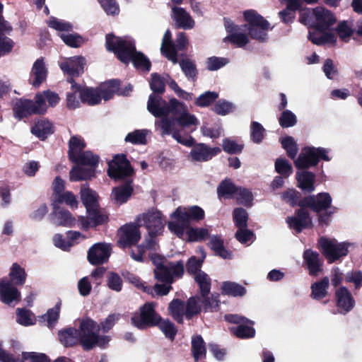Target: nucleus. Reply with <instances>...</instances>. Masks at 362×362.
Wrapping results in <instances>:
<instances>
[{
    "label": "nucleus",
    "instance_id": "f257e3e1",
    "mask_svg": "<svg viewBox=\"0 0 362 362\" xmlns=\"http://www.w3.org/2000/svg\"><path fill=\"white\" fill-rule=\"evenodd\" d=\"M204 210L198 206L177 207L172 214L173 221L168 224L169 230L178 238L189 242H201L209 235V231L204 228L190 227V222L199 221L204 218Z\"/></svg>",
    "mask_w": 362,
    "mask_h": 362
},
{
    "label": "nucleus",
    "instance_id": "f03ea898",
    "mask_svg": "<svg viewBox=\"0 0 362 362\" xmlns=\"http://www.w3.org/2000/svg\"><path fill=\"white\" fill-rule=\"evenodd\" d=\"M187 109L186 105L175 98L166 101L160 95L151 94L147 102V110L155 117L160 118L156 125L163 131V134L173 132L174 120Z\"/></svg>",
    "mask_w": 362,
    "mask_h": 362
},
{
    "label": "nucleus",
    "instance_id": "7ed1b4c3",
    "mask_svg": "<svg viewBox=\"0 0 362 362\" xmlns=\"http://www.w3.org/2000/svg\"><path fill=\"white\" fill-rule=\"evenodd\" d=\"M95 330L96 323L87 318L81 321L79 329L70 327L60 331L59 338L65 346H71L80 341L85 350H90L95 346L103 348L110 341V338L99 336L95 332Z\"/></svg>",
    "mask_w": 362,
    "mask_h": 362
},
{
    "label": "nucleus",
    "instance_id": "20e7f679",
    "mask_svg": "<svg viewBox=\"0 0 362 362\" xmlns=\"http://www.w3.org/2000/svg\"><path fill=\"white\" fill-rule=\"evenodd\" d=\"M136 222L139 226H145L148 230V235L146 238L147 247L150 250H157L158 245L156 237L163 233L165 226L161 213L156 209H151L138 215Z\"/></svg>",
    "mask_w": 362,
    "mask_h": 362
},
{
    "label": "nucleus",
    "instance_id": "39448f33",
    "mask_svg": "<svg viewBox=\"0 0 362 362\" xmlns=\"http://www.w3.org/2000/svg\"><path fill=\"white\" fill-rule=\"evenodd\" d=\"M153 251H149V257L156 266L155 278L163 283L172 284L174 278H180L184 273V264L182 261L176 262H163V259Z\"/></svg>",
    "mask_w": 362,
    "mask_h": 362
},
{
    "label": "nucleus",
    "instance_id": "423d86ee",
    "mask_svg": "<svg viewBox=\"0 0 362 362\" xmlns=\"http://www.w3.org/2000/svg\"><path fill=\"white\" fill-rule=\"evenodd\" d=\"M105 47L108 52H113L117 59L125 64L130 62L131 57L136 49L133 42L117 37L113 33L106 35Z\"/></svg>",
    "mask_w": 362,
    "mask_h": 362
},
{
    "label": "nucleus",
    "instance_id": "0eeeda50",
    "mask_svg": "<svg viewBox=\"0 0 362 362\" xmlns=\"http://www.w3.org/2000/svg\"><path fill=\"white\" fill-rule=\"evenodd\" d=\"M243 17L247 23L244 25V27L247 29L250 37L261 42H266L267 40V31L270 27L269 21L252 9L245 11Z\"/></svg>",
    "mask_w": 362,
    "mask_h": 362
},
{
    "label": "nucleus",
    "instance_id": "6e6552de",
    "mask_svg": "<svg viewBox=\"0 0 362 362\" xmlns=\"http://www.w3.org/2000/svg\"><path fill=\"white\" fill-rule=\"evenodd\" d=\"M44 105L42 98L39 95H35L34 100L18 98L13 104V117L20 121L34 115H43Z\"/></svg>",
    "mask_w": 362,
    "mask_h": 362
},
{
    "label": "nucleus",
    "instance_id": "1a4fd4ad",
    "mask_svg": "<svg viewBox=\"0 0 362 362\" xmlns=\"http://www.w3.org/2000/svg\"><path fill=\"white\" fill-rule=\"evenodd\" d=\"M281 146L286 150L289 158H296L298 151L297 144L293 138L287 136L281 140ZM329 150L322 147L305 146L301 150L297 158H329Z\"/></svg>",
    "mask_w": 362,
    "mask_h": 362
},
{
    "label": "nucleus",
    "instance_id": "9d476101",
    "mask_svg": "<svg viewBox=\"0 0 362 362\" xmlns=\"http://www.w3.org/2000/svg\"><path fill=\"white\" fill-rule=\"evenodd\" d=\"M319 244L322 249L323 255L329 263H332L340 257L346 256L349 252V247L352 245L349 243H339L334 239H327L325 238H320Z\"/></svg>",
    "mask_w": 362,
    "mask_h": 362
},
{
    "label": "nucleus",
    "instance_id": "9b49d317",
    "mask_svg": "<svg viewBox=\"0 0 362 362\" xmlns=\"http://www.w3.org/2000/svg\"><path fill=\"white\" fill-rule=\"evenodd\" d=\"M161 317L155 310V303H147L140 308V313L132 317V324L139 329L153 327L158 324Z\"/></svg>",
    "mask_w": 362,
    "mask_h": 362
},
{
    "label": "nucleus",
    "instance_id": "f8f14e48",
    "mask_svg": "<svg viewBox=\"0 0 362 362\" xmlns=\"http://www.w3.org/2000/svg\"><path fill=\"white\" fill-rule=\"evenodd\" d=\"M318 160H295V165L302 171L297 175L298 186L304 191L311 192L314 191L315 175L312 173L304 170L317 164Z\"/></svg>",
    "mask_w": 362,
    "mask_h": 362
},
{
    "label": "nucleus",
    "instance_id": "ddd939ff",
    "mask_svg": "<svg viewBox=\"0 0 362 362\" xmlns=\"http://www.w3.org/2000/svg\"><path fill=\"white\" fill-rule=\"evenodd\" d=\"M86 142L81 136H71L68 142V158H100L91 151L86 150Z\"/></svg>",
    "mask_w": 362,
    "mask_h": 362
},
{
    "label": "nucleus",
    "instance_id": "4468645a",
    "mask_svg": "<svg viewBox=\"0 0 362 362\" xmlns=\"http://www.w3.org/2000/svg\"><path fill=\"white\" fill-rule=\"evenodd\" d=\"M336 22V17L329 10L322 6H317L314 8L313 28L316 31L324 33L329 30Z\"/></svg>",
    "mask_w": 362,
    "mask_h": 362
},
{
    "label": "nucleus",
    "instance_id": "2eb2a0df",
    "mask_svg": "<svg viewBox=\"0 0 362 362\" xmlns=\"http://www.w3.org/2000/svg\"><path fill=\"white\" fill-rule=\"evenodd\" d=\"M70 172V180L78 181L87 180L94 176L98 160H78Z\"/></svg>",
    "mask_w": 362,
    "mask_h": 362
},
{
    "label": "nucleus",
    "instance_id": "dca6fc26",
    "mask_svg": "<svg viewBox=\"0 0 362 362\" xmlns=\"http://www.w3.org/2000/svg\"><path fill=\"white\" fill-rule=\"evenodd\" d=\"M107 173L115 180L125 178L129 180L134 173V170L129 160H110L108 162Z\"/></svg>",
    "mask_w": 362,
    "mask_h": 362
},
{
    "label": "nucleus",
    "instance_id": "f3484780",
    "mask_svg": "<svg viewBox=\"0 0 362 362\" xmlns=\"http://www.w3.org/2000/svg\"><path fill=\"white\" fill-rule=\"evenodd\" d=\"M139 226L137 223H128L120 228L119 245L125 248L136 244L141 238Z\"/></svg>",
    "mask_w": 362,
    "mask_h": 362
},
{
    "label": "nucleus",
    "instance_id": "a211bd4d",
    "mask_svg": "<svg viewBox=\"0 0 362 362\" xmlns=\"http://www.w3.org/2000/svg\"><path fill=\"white\" fill-rule=\"evenodd\" d=\"M111 250L110 244L96 243L88 250V259L93 265L103 264L109 259Z\"/></svg>",
    "mask_w": 362,
    "mask_h": 362
},
{
    "label": "nucleus",
    "instance_id": "6ab92c4d",
    "mask_svg": "<svg viewBox=\"0 0 362 362\" xmlns=\"http://www.w3.org/2000/svg\"><path fill=\"white\" fill-rule=\"evenodd\" d=\"M25 361H28V362H50L45 354L36 352H23L21 358H14L2 349V345L0 342V361L25 362Z\"/></svg>",
    "mask_w": 362,
    "mask_h": 362
},
{
    "label": "nucleus",
    "instance_id": "aec40b11",
    "mask_svg": "<svg viewBox=\"0 0 362 362\" xmlns=\"http://www.w3.org/2000/svg\"><path fill=\"white\" fill-rule=\"evenodd\" d=\"M0 298L6 305H16L21 300V293L11 282L4 279L0 281Z\"/></svg>",
    "mask_w": 362,
    "mask_h": 362
},
{
    "label": "nucleus",
    "instance_id": "412c9836",
    "mask_svg": "<svg viewBox=\"0 0 362 362\" xmlns=\"http://www.w3.org/2000/svg\"><path fill=\"white\" fill-rule=\"evenodd\" d=\"M86 59L82 56H74L60 64L59 66L64 74L80 76L84 72Z\"/></svg>",
    "mask_w": 362,
    "mask_h": 362
},
{
    "label": "nucleus",
    "instance_id": "4be33fe9",
    "mask_svg": "<svg viewBox=\"0 0 362 362\" xmlns=\"http://www.w3.org/2000/svg\"><path fill=\"white\" fill-rule=\"evenodd\" d=\"M48 71L45 66L44 58L37 59L33 64L30 71L29 82L35 88H38L46 81Z\"/></svg>",
    "mask_w": 362,
    "mask_h": 362
},
{
    "label": "nucleus",
    "instance_id": "5701e85b",
    "mask_svg": "<svg viewBox=\"0 0 362 362\" xmlns=\"http://www.w3.org/2000/svg\"><path fill=\"white\" fill-rule=\"evenodd\" d=\"M286 222L289 228L296 230V233H300L304 228L309 227L312 223L307 210L303 208L299 209L296 215L288 217Z\"/></svg>",
    "mask_w": 362,
    "mask_h": 362
},
{
    "label": "nucleus",
    "instance_id": "b1692460",
    "mask_svg": "<svg viewBox=\"0 0 362 362\" xmlns=\"http://www.w3.org/2000/svg\"><path fill=\"white\" fill-rule=\"evenodd\" d=\"M87 213L88 217L80 216L78 219L83 229L87 230L89 227H95L104 223L107 220V216L100 211L99 206L87 211Z\"/></svg>",
    "mask_w": 362,
    "mask_h": 362
},
{
    "label": "nucleus",
    "instance_id": "393cba45",
    "mask_svg": "<svg viewBox=\"0 0 362 362\" xmlns=\"http://www.w3.org/2000/svg\"><path fill=\"white\" fill-rule=\"evenodd\" d=\"M332 198L328 193H320L317 197H308L304 199L303 204L319 212L329 207Z\"/></svg>",
    "mask_w": 362,
    "mask_h": 362
},
{
    "label": "nucleus",
    "instance_id": "a878e982",
    "mask_svg": "<svg viewBox=\"0 0 362 362\" xmlns=\"http://www.w3.org/2000/svg\"><path fill=\"white\" fill-rule=\"evenodd\" d=\"M31 133L40 140L45 141L49 135L54 133V127L47 119H38L32 126Z\"/></svg>",
    "mask_w": 362,
    "mask_h": 362
},
{
    "label": "nucleus",
    "instance_id": "bb28decb",
    "mask_svg": "<svg viewBox=\"0 0 362 362\" xmlns=\"http://www.w3.org/2000/svg\"><path fill=\"white\" fill-rule=\"evenodd\" d=\"M335 294L337 306L341 313H346L354 308L355 301L347 288L340 287L336 290Z\"/></svg>",
    "mask_w": 362,
    "mask_h": 362
},
{
    "label": "nucleus",
    "instance_id": "cd10ccee",
    "mask_svg": "<svg viewBox=\"0 0 362 362\" xmlns=\"http://www.w3.org/2000/svg\"><path fill=\"white\" fill-rule=\"evenodd\" d=\"M172 10L177 28L191 29L194 27V21L185 8L175 6Z\"/></svg>",
    "mask_w": 362,
    "mask_h": 362
},
{
    "label": "nucleus",
    "instance_id": "c85d7f7f",
    "mask_svg": "<svg viewBox=\"0 0 362 362\" xmlns=\"http://www.w3.org/2000/svg\"><path fill=\"white\" fill-rule=\"evenodd\" d=\"M301 8V3L298 0H290L284 9L279 11L278 15L282 23L291 25L296 19V13Z\"/></svg>",
    "mask_w": 362,
    "mask_h": 362
},
{
    "label": "nucleus",
    "instance_id": "c756f323",
    "mask_svg": "<svg viewBox=\"0 0 362 362\" xmlns=\"http://www.w3.org/2000/svg\"><path fill=\"white\" fill-rule=\"evenodd\" d=\"M303 259L307 265L309 274L312 276L318 275L322 270V261L320 259L319 254L310 250H307L303 253Z\"/></svg>",
    "mask_w": 362,
    "mask_h": 362
},
{
    "label": "nucleus",
    "instance_id": "7c9ffc66",
    "mask_svg": "<svg viewBox=\"0 0 362 362\" xmlns=\"http://www.w3.org/2000/svg\"><path fill=\"white\" fill-rule=\"evenodd\" d=\"M81 90V102L90 106L98 105L101 102V94L98 88L83 86Z\"/></svg>",
    "mask_w": 362,
    "mask_h": 362
},
{
    "label": "nucleus",
    "instance_id": "2f4dec72",
    "mask_svg": "<svg viewBox=\"0 0 362 362\" xmlns=\"http://www.w3.org/2000/svg\"><path fill=\"white\" fill-rule=\"evenodd\" d=\"M219 147H209L204 144H198L193 146L191 155L192 158H208L216 156L221 153Z\"/></svg>",
    "mask_w": 362,
    "mask_h": 362
},
{
    "label": "nucleus",
    "instance_id": "473e14b6",
    "mask_svg": "<svg viewBox=\"0 0 362 362\" xmlns=\"http://www.w3.org/2000/svg\"><path fill=\"white\" fill-rule=\"evenodd\" d=\"M53 215L54 222L57 225L66 227H72L75 225V218L73 217L71 214L66 209H60L54 205Z\"/></svg>",
    "mask_w": 362,
    "mask_h": 362
},
{
    "label": "nucleus",
    "instance_id": "72a5a7b5",
    "mask_svg": "<svg viewBox=\"0 0 362 362\" xmlns=\"http://www.w3.org/2000/svg\"><path fill=\"white\" fill-rule=\"evenodd\" d=\"M133 192L132 181L127 180L124 185L113 189L112 197L118 204L126 202Z\"/></svg>",
    "mask_w": 362,
    "mask_h": 362
},
{
    "label": "nucleus",
    "instance_id": "f704fd0d",
    "mask_svg": "<svg viewBox=\"0 0 362 362\" xmlns=\"http://www.w3.org/2000/svg\"><path fill=\"white\" fill-rule=\"evenodd\" d=\"M120 85V80L111 79L97 87L100 94H101V99L103 98L105 100H109L112 98L115 94H117Z\"/></svg>",
    "mask_w": 362,
    "mask_h": 362
},
{
    "label": "nucleus",
    "instance_id": "c9c22d12",
    "mask_svg": "<svg viewBox=\"0 0 362 362\" xmlns=\"http://www.w3.org/2000/svg\"><path fill=\"white\" fill-rule=\"evenodd\" d=\"M177 63H179L182 71L189 81L192 82L197 81L199 72L196 64L193 60L189 58H185L180 61L178 60Z\"/></svg>",
    "mask_w": 362,
    "mask_h": 362
},
{
    "label": "nucleus",
    "instance_id": "e433bc0d",
    "mask_svg": "<svg viewBox=\"0 0 362 362\" xmlns=\"http://www.w3.org/2000/svg\"><path fill=\"white\" fill-rule=\"evenodd\" d=\"M81 197L86 208V211L92 210L99 206L96 192L86 187L85 185L81 187Z\"/></svg>",
    "mask_w": 362,
    "mask_h": 362
},
{
    "label": "nucleus",
    "instance_id": "4c0bfd02",
    "mask_svg": "<svg viewBox=\"0 0 362 362\" xmlns=\"http://www.w3.org/2000/svg\"><path fill=\"white\" fill-rule=\"evenodd\" d=\"M209 247L215 252V253L223 259H230L231 253L228 251L223 245V240L219 235H212L210 237Z\"/></svg>",
    "mask_w": 362,
    "mask_h": 362
},
{
    "label": "nucleus",
    "instance_id": "58836bf2",
    "mask_svg": "<svg viewBox=\"0 0 362 362\" xmlns=\"http://www.w3.org/2000/svg\"><path fill=\"white\" fill-rule=\"evenodd\" d=\"M168 309L173 319L178 323L183 322V317L185 316V303L179 300L175 299L169 304Z\"/></svg>",
    "mask_w": 362,
    "mask_h": 362
},
{
    "label": "nucleus",
    "instance_id": "ea45409f",
    "mask_svg": "<svg viewBox=\"0 0 362 362\" xmlns=\"http://www.w3.org/2000/svg\"><path fill=\"white\" fill-rule=\"evenodd\" d=\"M329 280L327 277L323 278L321 281L315 282L311 286V297L315 300H320L327 294Z\"/></svg>",
    "mask_w": 362,
    "mask_h": 362
},
{
    "label": "nucleus",
    "instance_id": "a19ab883",
    "mask_svg": "<svg viewBox=\"0 0 362 362\" xmlns=\"http://www.w3.org/2000/svg\"><path fill=\"white\" fill-rule=\"evenodd\" d=\"M222 293L225 295L233 297L243 296L246 293V289L242 285L232 281H225L221 286Z\"/></svg>",
    "mask_w": 362,
    "mask_h": 362
},
{
    "label": "nucleus",
    "instance_id": "79ce46f5",
    "mask_svg": "<svg viewBox=\"0 0 362 362\" xmlns=\"http://www.w3.org/2000/svg\"><path fill=\"white\" fill-rule=\"evenodd\" d=\"M201 296H195L189 298L185 304V317L189 320L193 316L198 315L201 311Z\"/></svg>",
    "mask_w": 362,
    "mask_h": 362
},
{
    "label": "nucleus",
    "instance_id": "37998d69",
    "mask_svg": "<svg viewBox=\"0 0 362 362\" xmlns=\"http://www.w3.org/2000/svg\"><path fill=\"white\" fill-rule=\"evenodd\" d=\"M253 322L251 323H243L241 325L231 327L230 332L237 337L241 339L252 338L255 334V330L252 327Z\"/></svg>",
    "mask_w": 362,
    "mask_h": 362
},
{
    "label": "nucleus",
    "instance_id": "c03bdc74",
    "mask_svg": "<svg viewBox=\"0 0 362 362\" xmlns=\"http://www.w3.org/2000/svg\"><path fill=\"white\" fill-rule=\"evenodd\" d=\"M194 281L199 285L202 297L209 294L211 290V279L204 272H199L194 276Z\"/></svg>",
    "mask_w": 362,
    "mask_h": 362
},
{
    "label": "nucleus",
    "instance_id": "a18cd8bd",
    "mask_svg": "<svg viewBox=\"0 0 362 362\" xmlns=\"http://www.w3.org/2000/svg\"><path fill=\"white\" fill-rule=\"evenodd\" d=\"M192 349L194 360L197 361L199 359L204 358L206 355V347L204 339L200 335L192 337Z\"/></svg>",
    "mask_w": 362,
    "mask_h": 362
},
{
    "label": "nucleus",
    "instance_id": "49530a36",
    "mask_svg": "<svg viewBox=\"0 0 362 362\" xmlns=\"http://www.w3.org/2000/svg\"><path fill=\"white\" fill-rule=\"evenodd\" d=\"M137 69L149 71L151 67L150 60L141 52L135 51L131 61Z\"/></svg>",
    "mask_w": 362,
    "mask_h": 362
},
{
    "label": "nucleus",
    "instance_id": "de8ad7c7",
    "mask_svg": "<svg viewBox=\"0 0 362 362\" xmlns=\"http://www.w3.org/2000/svg\"><path fill=\"white\" fill-rule=\"evenodd\" d=\"M222 148L230 155L240 154L244 148V144L243 142H238L230 138H225L223 140Z\"/></svg>",
    "mask_w": 362,
    "mask_h": 362
},
{
    "label": "nucleus",
    "instance_id": "09e8293b",
    "mask_svg": "<svg viewBox=\"0 0 362 362\" xmlns=\"http://www.w3.org/2000/svg\"><path fill=\"white\" fill-rule=\"evenodd\" d=\"M238 187L229 180H225L221 182L217 189L219 197L232 198L234 197Z\"/></svg>",
    "mask_w": 362,
    "mask_h": 362
},
{
    "label": "nucleus",
    "instance_id": "8fccbe9b",
    "mask_svg": "<svg viewBox=\"0 0 362 362\" xmlns=\"http://www.w3.org/2000/svg\"><path fill=\"white\" fill-rule=\"evenodd\" d=\"M151 76L150 88L153 91L151 94L161 96L165 91V83L163 78L158 73H153Z\"/></svg>",
    "mask_w": 362,
    "mask_h": 362
},
{
    "label": "nucleus",
    "instance_id": "3c124183",
    "mask_svg": "<svg viewBox=\"0 0 362 362\" xmlns=\"http://www.w3.org/2000/svg\"><path fill=\"white\" fill-rule=\"evenodd\" d=\"M147 130L136 129L127 134L125 137V141L133 144L145 145L147 143Z\"/></svg>",
    "mask_w": 362,
    "mask_h": 362
},
{
    "label": "nucleus",
    "instance_id": "603ef678",
    "mask_svg": "<svg viewBox=\"0 0 362 362\" xmlns=\"http://www.w3.org/2000/svg\"><path fill=\"white\" fill-rule=\"evenodd\" d=\"M224 42H230L237 47H243L247 45L250 40L248 35L243 33L228 34L223 38Z\"/></svg>",
    "mask_w": 362,
    "mask_h": 362
},
{
    "label": "nucleus",
    "instance_id": "864d4df0",
    "mask_svg": "<svg viewBox=\"0 0 362 362\" xmlns=\"http://www.w3.org/2000/svg\"><path fill=\"white\" fill-rule=\"evenodd\" d=\"M60 308L61 302L59 301L54 308L49 309L46 314L42 315V320L46 322L47 325L49 327H53L57 322L59 316Z\"/></svg>",
    "mask_w": 362,
    "mask_h": 362
},
{
    "label": "nucleus",
    "instance_id": "5fc2aeb1",
    "mask_svg": "<svg viewBox=\"0 0 362 362\" xmlns=\"http://www.w3.org/2000/svg\"><path fill=\"white\" fill-rule=\"evenodd\" d=\"M265 129L258 122L250 124V139L255 144H260L264 138Z\"/></svg>",
    "mask_w": 362,
    "mask_h": 362
},
{
    "label": "nucleus",
    "instance_id": "6e6d98bb",
    "mask_svg": "<svg viewBox=\"0 0 362 362\" xmlns=\"http://www.w3.org/2000/svg\"><path fill=\"white\" fill-rule=\"evenodd\" d=\"M218 98V94L214 91H206L201 94L195 100V105L200 107H205L213 104Z\"/></svg>",
    "mask_w": 362,
    "mask_h": 362
},
{
    "label": "nucleus",
    "instance_id": "4d7b16f0",
    "mask_svg": "<svg viewBox=\"0 0 362 362\" xmlns=\"http://www.w3.org/2000/svg\"><path fill=\"white\" fill-rule=\"evenodd\" d=\"M175 123L180 127H186L191 125H197L198 119L194 115L189 113L187 108L174 120Z\"/></svg>",
    "mask_w": 362,
    "mask_h": 362
},
{
    "label": "nucleus",
    "instance_id": "13d9d810",
    "mask_svg": "<svg viewBox=\"0 0 362 362\" xmlns=\"http://www.w3.org/2000/svg\"><path fill=\"white\" fill-rule=\"evenodd\" d=\"M237 202L245 206H250L253 200V197L250 190L246 188L238 187L234 196Z\"/></svg>",
    "mask_w": 362,
    "mask_h": 362
},
{
    "label": "nucleus",
    "instance_id": "bf43d9fd",
    "mask_svg": "<svg viewBox=\"0 0 362 362\" xmlns=\"http://www.w3.org/2000/svg\"><path fill=\"white\" fill-rule=\"evenodd\" d=\"M6 31H0V58L11 52L15 42L12 39L6 36Z\"/></svg>",
    "mask_w": 362,
    "mask_h": 362
},
{
    "label": "nucleus",
    "instance_id": "052dcab7",
    "mask_svg": "<svg viewBox=\"0 0 362 362\" xmlns=\"http://www.w3.org/2000/svg\"><path fill=\"white\" fill-rule=\"evenodd\" d=\"M35 95H39L42 98L45 104V114L47 111V105L46 104V100L48 102L49 105L51 107H54L59 102V96L57 93L50 90H46L42 92H38Z\"/></svg>",
    "mask_w": 362,
    "mask_h": 362
},
{
    "label": "nucleus",
    "instance_id": "680f3d73",
    "mask_svg": "<svg viewBox=\"0 0 362 362\" xmlns=\"http://www.w3.org/2000/svg\"><path fill=\"white\" fill-rule=\"evenodd\" d=\"M157 325L167 338L174 339L177 330L173 322L169 320L161 319Z\"/></svg>",
    "mask_w": 362,
    "mask_h": 362
},
{
    "label": "nucleus",
    "instance_id": "e2e57ef3",
    "mask_svg": "<svg viewBox=\"0 0 362 362\" xmlns=\"http://www.w3.org/2000/svg\"><path fill=\"white\" fill-rule=\"evenodd\" d=\"M61 39L69 47L77 48L81 47L84 43V40L82 36L77 33L74 34H60Z\"/></svg>",
    "mask_w": 362,
    "mask_h": 362
},
{
    "label": "nucleus",
    "instance_id": "0e129e2a",
    "mask_svg": "<svg viewBox=\"0 0 362 362\" xmlns=\"http://www.w3.org/2000/svg\"><path fill=\"white\" fill-rule=\"evenodd\" d=\"M335 30L339 38L345 42L349 40V37L355 32L354 29L351 28L345 21L339 22Z\"/></svg>",
    "mask_w": 362,
    "mask_h": 362
},
{
    "label": "nucleus",
    "instance_id": "69168bd1",
    "mask_svg": "<svg viewBox=\"0 0 362 362\" xmlns=\"http://www.w3.org/2000/svg\"><path fill=\"white\" fill-rule=\"evenodd\" d=\"M279 122L281 127L288 128L296 124L297 118L293 112L291 110H286L281 112L279 118Z\"/></svg>",
    "mask_w": 362,
    "mask_h": 362
},
{
    "label": "nucleus",
    "instance_id": "338daca9",
    "mask_svg": "<svg viewBox=\"0 0 362 362\" xmlns=\"http://www.w3.org/2000/svg\"><path fill=\"white\" fill-rule=\"evenodd\" d=\"M9 275L11 280L16 284L22 285L25 283L26 279V274L25 270L21 268L17 263H14L12 265Z\"/></svg>",
    "mask_w": 362,
    "mask_h": 362
},
{
    "label": "nucleus",
    "instance_id": "774afa93",
    "mask_svg": "<svg viewBox=\"0 0 362 362\" xmlns=\"http://www.w3.org/2000/svg\"><path fill=\"white\" fill-rule=\"evenodd\" d=\"M233 221L238 228H246L248 215L243 208H237L233 211Z\"/></svg>",
    "mask_w": 362,
    "mask_h": 362
}]
</instances>
